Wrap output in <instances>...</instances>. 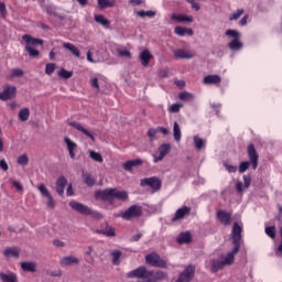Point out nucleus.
I'll return each mask as SVG.
<instances>
[{"label":"nucleus","mask_w":282,"mask_h":282,"mask_svg":"<svg viewBox=\"0 0 282 282\" xmlns=\"http://www.w3.org/2000/svg\"><path fill=\"white\" fill-rule=\"evenodd\" d=\"M127 279H137L138 282H161L169 279L164 271L149 270L147 267H139L127 273Z\"/></svg>","instance_id":"1"},{"label":"nucleus","mask_w":282,"mask_h":282,"mask_svg":"<svg viewBox=\"0 0 282 282\" xmlns=\"http://www.w3.org/2000/svg\"><path fill=\"white\" fill-rule=\"evenodd\" d=\"M241 232H243V227L239 225V223H234L231 229V243L234 245V249L225 256L223 260L225 265H232V263H235V256L239 252L241 245L243 243V236Z\"/></svg>","instance_id":"2"},{"label":"nucleus","mask_w":282,"mask_h":282,"mask_svg":"<svg viewBox=\"0 0 282 282\" xmlns=\"http://www.w3.org/2000/svg\"><path fill=\"white\" fill-rule=\"evenodd\" d=\"M96 197L97 199H101L102 202H109V204H113V199H119L120 202H127V199H129V194L124 191L108 188V189L96 192Z\"/></svg>","instance_id":"3"},{"label":"nucleus","mask_w":282,"mask_h":282,"mask_svg":"<svg viewBox=\"0 0 282 282\" xmlns=\"http://www.w3.org/2000/svg\"><path fill=\"white\" fill-rule=\"evenodd\" d=\"M225 36L229 40L227 44L228 50L231 52H241L243 50V42H241V32L235 29H228Z\"/></svg>","instance_id":"4"},{"label":"nucleus","mask_w":282,"mask_h":282,"mask_svg":"<svg viewBox=\"0 0 282 282\" xmlns=\"http://www.w3.org/2000/svg\"><path fill=\"white\" fill-rule=\"evenodd\" d=\"M68 206L80 215H90L94 219H102V214L91 210V208L87 207V205H84L83 203L70 200Z\"/></svg>","instance_id":"5"},{"label":"nucleus","mask_w":282,"mask_h":282,"mask_svg":"<svg viewBox=\"0 0 282 282\" xmlns=\"http://www.w3.org/2000/svg\"><path fill=\"white\" fill-rule=\"evenodd\" d=\"M22 40L24 41L25 44V52H28L29 56H31L32 58L39 56V50L32 47L34 45H43V40L41 39H35L30 34H24L22 36Z\"/></svg>","instance_id":"6"},{"label":"nucleus","mask_w":282,"mask_h":282,"mask_svg":"<svg viewBox=\"0 0 282 282\" xmlns=\"http://www.w3.org/2000/svg\"><path fill=\"white\" fill-rule=\"evenodd\" d=\"M141 216H142V206L140 205H131L124 212H121L120 214L116 215V217H121V219H124L126 221H131V219H137V217H141Z\"/></svg>","instance_id":"7"},{"label":"nucleus","mask_w":282,"mask_h":282,"mask_svg":"<svg viewBox=\"0 0 282 282\" xmlns=\"http://www.w3.org/2000/svg\"><path fill=\"white\" fill-rule=\"evenodd\" d=\"M145 262L148 265H151L152 268H166L167 263L166 260L162 259L160 254L152 252L148 256H145Z\"/></svg>","instance_id":"8"},{"label":"nucleus","mask_w":282,"mask_h":282,"mask_svg":"<svg viewBox=\"0 0 282 282\" xmlns=\"http://www.w3.org/2000/svg\"><path fill=\"white\" fill-rule=\"evenodd\" d=\"M159 152L153 154V162L158 164V162H162L169 153H171V143H163L158 149Z\"/></svg>","instance_id":"9"},{"label":"nucleus","mask_w":282,"mask_h":282,"mask_svg":"<svg viewBox=\"0 0 282 282\" xmlns=\"http://www.w3.org/2000/svg\"><path fill=\"white\" fill-rule=\"evenodd\" d=\"M37 191L41 193L42 197L46 198L47 208H50V210H54V208H56V200H54V197H52L47 187H45L44 184H41L39 185Z\"/></svg>","instance_id":"10"},{"label":"nucleus","mask_w":282,"mask_h":282,"mask_svg":"<svg viewBox=\"0 0 282 282\" xmlns=\"http://www.w3.org/2000/svg\"><path fill=\"white\" fill-rule=\"evenodd\" d=\"M247 154L249 158V163H251L253 171H257V166H259V153L257 152L254 144L248 145Z\"/></svg>","instance_id":"11"},{"label":"nucleus","mask_w":282,"mask_h":282,"mask_svg":"<svg viewBox=\"0 0 282 282\" xmlns=\"http://www.w3.org/2000/svg\"><path fill=\"white\" fill-rule=\"evenodd\" d=\"M195 276V265H187L185 270L180 274L176 282H191Z\"/></svg>","instance_id":"12"},{"label":"nucleus","mask_w":282,"mask_h":282,"mask_svg":"<svg viewBox=\"0 0 282 282\" xmlns=\"http://www.w3.org/2000/svg\"><path fill=\"white\" fill-rule=\"evenodd\" d=\"M141 186H150L152 191H160L162 187V181L155 176L143 178L141 180Z\"/></svg>","instance_id":"13"},{"label":"nucleus","mask_w":282,"mask_h":282,"mask_svg":"<svg viewBox=\"0 0 282 282\" xmlns=\"http://www.w3.org/2000/svg\"><path fill=\"white\" fill-rule=\"evenodd\" d=\"M192 208L189 206H183L178 208L174 216L172 217V221H180L182 219H186L191 215Z\"/></svg>","instance_id":"14"},{"label":"nucleus","mask_w":282,"mask_h":282,"mask_svg":"<svg viewBox=\"0 0 282 282\" xmlns=\"http://www.w3.org/2000/svg\"><path fill=\"white\" fill-rule=\"evenodd\" d=\"M14 96H17V87L4 86L3 91L0 93V100H11Z\"/></svg>","instance_id":"15"},{"label":"nucleus","mask_w":282,"mask_h":282,"mask_svg":"<svg viewBox=\"0 0 282 282\" xmlns=\"http://www.w3.org/2000/svg\"><path fill=\"white\" fill-rule=\"evenodd\" d=\"M174 58L176 59H191L195 58V54L191 53V51L186 48H176L173 51Z\"/></svg>","instance_id":"16"},{"label":"nucleus","mask_w":282,"mask_h":282,"mask_svg":"<svg viewBox=\"0 0 282 282\" xmlns=\"http://www.w3.org/2000/svg\"><path fill=\"white\" fill-rule=\"evenodd\" d=\"M68 124H69V127H73L74 129H76L77 131H79L80 133L86 135V138H89L90 140H93V142L96 140L94 138V134L91 132H89V130H87L85 127H83V123L76 122V121H70Z\"/></svg>","instance_id":"17"},{"label":"nucleus","mask_w":282,"mask_h":282,"mask_svg":"<svg viewBox=\"0 0 282 282\" xmlns=\"http://www.w3.org/2000/svg\"><path fill=\"white\" fill-rule=\"evenodd\" d=\"M79 263L80 260L74 256H66L59 261V265H62V268H67V265H78Z\"/></svg>","instance_id":"18"},{"label":"nucleus","mask_w":282,"mask_h":282,"mask_svg":"<svg viewBox=\"0 0 282 282\" xmlns=\"http://www.w3.org/2000/svg\"><path fill=\"white\" fill-rule=\"evenodd\" d=\"M151 58H153V54H151V52L149 50H143L139 54V59L141 61V65L143 67H148L149 66V63H151Z\"/></svg>","instance_id":"19"},{"label":"nucleus","mask_w":282,"mask_h":282,"mask_svg":"<svg viewBox=\"0 0 282 282\" xmlns=\"http://www.w3.org/2000/svg\"><path fill=\"white\" fill-rule=\"evenodd\" d=\"M20 250L18 247H8L3 250V257L7 259H19Z\"/></svg>","instance_id":"20"},{"label":"nucleus","mask_w":282,"mask_h":282,"mask_svg":"<svg viewBox=\"0 0 282 282\" xmlns=\"http://www.w3.org/2000/svg\"><path fill=\"white\" fill-rule=\"evenodd\" d=\"M207 142L208 141L206 139H204L197 134L193 137V143H194L196 151H204V149H206Z\"/></svg>","instance_id":"21"},{"label":"nucleus","mask_w":282,"mask_h":282,"mask_svg":"<svg viewBox=\"0 0 282 282\" xmlns=\"http://www.w3.org/2000/svg\"><path fill=\"white\" fill-rule=\"evenodd\" d=\"M217 219L223 224V226H230V214L228 212L218 210Z\"/></svg>","instance_id":"22"},{"label":"nucleus","mask_w":282,"mask_h":282,"mask_svg":"<svg viewBox=\"0 0 282 282\" xmlns=\"http://www.w3.org/2000/svg\"><path fill=\"white\" fill-rule=\"evenodd\" d=\"M0 281H2V282H19V278L12 271H8L7 273L0 272Z\"/></svg>","instance_id":"23"},{"label":"nucleus","mask_w":282,"mask_h":282,"mask_svg":"<svg viewBox=\"0 0 282 282\" xmlns=\"http://www.w3.org/2000/svg\"><path fill=\"white\" fill-rule=\"evenodd\" d=\"M64 142L65 144L67 145V150H68V153H69V158L72 160H74V158H76V153H74V151H76V148L78 147L76 144V142L72 141V139L69 138H64Z\"/></svg>","instance_id":"24"},{"label":"nucleus","mask_w":282,"mask_h":282,"mask_svg":"<svg viewBox=\"0 0 282 282\" xmlns=\"http://www.w3.org/2000/svg\"><path fill=\"white\" fill-rule=\"evenodd\" d=\"M204 85H219L221 77L219 75H207L203 79Z\"/></svg>","instance_id":"25"},{"label":"nucleus","mask_w":282,"mask_h":282,"mask_svg":"<svg viewBox=\"0 0 282 282\" xmlns=\"http://www.w3.org/2000/svg\"><path fill=\"white\" fill-rule=\"evenodd\" d=\"M65 186H67V178H65V176H61L56 181V193L59 194L61 196L64 195Z\"/></svg>","instance_id":"26"},{"label":"nucleus","mask_w":282,"mask_h":282,"mask_svg":"<svg viewBox=\"0 0 282 282\" xmlns=\"http://www.w3.org/2000/svg\"><path fill=\"white\" fill-rule=\"evenodd\" d=\"M63 47L65 50H68V52H70V54H73V56H75L76 58H80V50H78V47H76V45H74L73 43L65 42L63 43Z\"/></svg>","instance_id":"27"},{"label":"nucleus","mask_w":282,"mask_h":282,"mask_svg":"<svg viewBox=\"0 0 282 282\" xmlns=\"http://www.w3.org/2000/svg\"><path fill=\"white\" fill-rule=\"evenodd\" d=\"M174 34H177V36H193L194 32L193 29L184 28V26H175Z\"/></svg>","instance_id":"28"},{"label":"nucleus","mask_w":282,"mask_h":282,"mask_svg":"<svg viewBox=\"0 0 282 282\" xmlns=\"http://www.w3.org/2000/svg\"><path fill=\"white\" fill-rule=\"evenodd\" d=\"M172 21H176L177 23H193V17L186 14H173Z\"/></svg>","instance_id":"29"},{"label":"nucleus","mask_w":282,"mask_h":282,"mask_svg":"<svg viewBox=\"0 0 282 282\" xmlns=\"http://www.w3.org/2000/svg\"><path fill=\"white\" fill-rule=\"evenodd\" d=\"M95 21L96 23H99V25H102V28H105L106 30H109V26L111 25V21H109L102 14H95Z\"/></svg>","instance_id":"30"},{"label":"nucleus","mask_w":282,"mask_h":282,"mask_svg":"<svg viewBox=\"0 0 282 282\" xmlns=\"http://www.w3.org/2000/svg\"><path fill=\"white\" fill-rule=\"evenodd\" d=\"M193 236L189 231L181 232L176 239L177 243H191Z\"/></svg>","instance_id":"31"},{"label":"nucleus","mask_w":282,"mask_h":282,"mask_svg":"<svg viewBox=\"0 0 282 282\" xmlns=\"http://www.w3.org/2000/svg\"><path fill=\"white\" fill-rule=\"evenodd\" d=\"M97 3L100 10H107V8H115L116 0H97Z\"/></svg>","instance_id":"32"},{"label":"nucleus","mask_w":282,"mask_h":282,"mask_svg":"<svg viewBox=\"0 0 282 282\" xmlns=\"http://www.w3.org/2000/svg\"><path fill=\"white\" fill-rule=\"evenodd\" d=\"M173 137L175 142L182 141V128L180 127V123H177V121H175L173 126Z\"/></svg>","instance_id":"33"},{"label":"nucleus","mask_w":282,"mask_h":282,"mask_svg":"<svg viewBox=\"0 0 282 282\" xmlns=\"http://www.w3.org/2000/svg\"><path fill=\"white\" fill-rule=\"evenodd\" d=\"M82 177L87 186H94V184H96V178L91 176V174H89L88 172L83 171Z\"/></svg>","instance_id":"34"},{"label":"nucleus","mask_w":282,"mask_h":282,"mask_svg":"<svg viewBox=\"0 0 282 282\" xmlns=\"http://www.w3.org/2000/svg\"><path fill=\"white\" fill-rule=\"evenodd\" d=\"M23 272H36V262H21Z\"/></svg>","instance_id":"35"},{"label":"nucleus","mask_w":282,"mask_h":282,"mask_svg":"<svg viewBox=\"0 0 282 282\" xmlns=\"http://www.w3.org/2000/svg\"><path fill=\"white\" fill-rule=\"evenodd\" d=\"M142 164V160H130L123 163V170L124 171H132L133 166H140Z\"/></svg>","instance_id":"36"},{"label":"nucleus","mask_w":282,"mask_h":282,"mask_svg":"<svg viewBox=\"0 0 282 282\" xmlns=\"http://www.w3.org/2000/svg\"><path fill=\"white\" fill-rule=\"evenodd\" d=\"M178 98L184 102H192V100H195V95L193 93L183 91L178 95Z\"/></svg>","instance_id":"37"},{"label":"nucleus","mask_w":282,"mask_h":282,"mask_svg":"<svg viewBox=\"0 0 282 282\" xmlns=\"http://www.w3.org/2000/svg\"><path fill=\"white\" fill-rule=\"evenodd\" d=\"M19 120L21 122H26V120H30V109L29 108H23L19 111L18 115Z\"/></svg>","instance_id":"38"},{"label":"nucleus","mask_w":282,"mask_h":282,"mask_svg":"<svg viewBox=\"0 0 282 282\" xmlns=\"http://www.w3.org/2000/svg\"><path fill=\"white\" fill-rule=\"evenodd\" d=\"M225 265L224 260H216L213 262L210 270L212 272H219V270H224Z\"/></svg>","instance_id":"39"},{"label":"nucleus","mask_w":282,"mask_h":282,"mask_svg":"<svg viewBox=\"0 0 282 282\" xmlns=\"http://www.w3.org/2000/svg\"><path fill=\"white\" fill-rule=\"evenodd\" d=\"M137 17H140V19H144L145 17H148V19H153V17H155V11H144V10H141V11H137L135 12Z\"/></svg>","instance_id":"40"},{"label":"nucleus","mask_w":282,"mask_h":282,"mask_svg":"<svg viewBox=\"0 0 282 282\" xmlns=\"http://www.w3.org/2000/svg\"><path fill=\"white\" fill-rule=\"evenodd\" d=\"M112 257V263L113 265H120V257H122V251L120 250H115L111 253Z\"/></svg>","instance_id":"41"},{"label":"nucleus","mask_w":282,"mask_h":282,"mask_svg":"<svg viewBox=\"0 0 282 282\" xmlns=\"http://www.w3.org/2000/svg\"><path fill=\"white\" fill-rule=\"evenodd\" d=\"M59 78H65V80L72 78L74 76L73 72L66 70L65 68H61L58 72Z\"/></svg>","instance_id":"42"},{"label":"nucleus","mask_w":282,"mask_h":282,"mask_svg":"<svg viewBox=\"0 0 282 282\" xmlns=\"http://www.w3.org/2000/svg\"><path fill=\"white\" fill-rule=\"evenodd\" d=\"M17 162L20 166H28L30 159L28 158V154H22L18 156Z\"/></svg>","instance_id":"43"},{"label":"nucleus","mask_w":282,"mask_h":282,"mask_svg":"<svg viewBox=\"0 0 282 282\" xmlns=\"http://www.w3.org/2000/svg\"><path fill=\"white\" fill-rule=\"evenodd\" d=\"M89 158L91 160H94V162H99V163H102L104 160H102V155L96 151H90L89 152Z\"/></svg>","instance_id":"44"},{"label":"nucleus","mask_w":282,"mask_h":282,"mask_svg":"<svg viewBox=\"0 0 282 282\" xmlns=\"http://www.w3.org/2000/svg\"><path fill=\"white\" fill-rule=\"evenodd\" d=\"M100 235H105L106 237H116V230L112 227H108L107 229L99 230Z\"/></svg>","instance_id":"45"},{"label":"nucleus","mask_w":282,"mask_h":282,"mask_svg":"<svg viewBox=\"0 0 282 282\" xmlns=\"http://www.w3.org/2000/svg\"><path fill=\"white\" fill-rule=\"evenodd\" d=\"M56 70V64L54 63H48L45 66V74L47 76H52V74H54V72Z\"/></svg>","instance_id":"46"},{"label":"nucleus","mask_w":282,"mask_h":282,"mask_svg":"<svg viewBox=\"0 0 282 282\" xmlns=\"http://www.w3.org/2000/svg\"><path fill=\"white\" fill-rule=\"evenodd\" d=\"M265 235L270 237L271 239H274L276 237V227L271 226L265 228Z\"/></svg>","instance_id":"47"},{"label":"nucleus","mask_w":282,"mask_h":282,"mask_svg":"<svg viewBox=\"0 0 282 282\" xmlns=\"http://www.w3.org/2000/svg\"><path fill=\"white\" fill-rule=\"evenodd\" d=\"M243 14V9H238L232 14L229 15V21H237V19H240Z\"/></svg>","instance_id":"48"},{"label":"nucleus","mask_w":282,"mask_h":282,"mask_svg":"<svg viewBox=\"0 0 282 282\" xmlns=\"http://www.w3.org/2000/svg\"><path fill=\"white\" fill-rule=\"evenodd\" d=\"M250 164H252V163H250V161H243V162H241V163L239 164V167H238L239 173H246V171H247L248 169H250Z\"/></svg>","instance_id":"49"},{"label":"nucleus","mask_w":282,"mask_h":282,"mask_svg":"<svg viewBox=\"0 0 282 282\" xmlns=\"http://www.w3.org/2000/svg\"><path fill=\"white\" fill-rule=\"evenodd\" d=\"M182 107H184V105L182 104H172L169 108L170 113H177L180 112V109H182Z\"/></svg>","instance_id":"50"},{"label":"nucleus","mask_w":282,"mask_h":282,"mask_svg":"<svg viewBox=\"0 0 282 282\" xmlns=\"http://www.w3.org/2000/svg\"><path fill=\"white\" fill-rule=\"evenodd\" d=\"M280 235H281V242L280 245L274 249L275 257L282 258V227L280 228Z\"/></svg>","instance_id":"51"},{"label":"nucleus","mask_w":282,"mask_h":282,"mask_svg":"<svg viewBox=\"0 0 282 282\" xmlns=\"http://www.w3.org/2000/svg\"><path fill=\"white\" fill-rule=\"evenodd\" d=\"M117 53L122 57V58H131V52L129 50H122L118 48Z\"/></svg>","instance_id":"52"},{"label":"nucleus","mask_w":282,"mask_h":282,"mask_svg":"<svg viewBox=\"0 0 282 282\" xmlns=\"http://www.w3.org/2000/svg\"><path fill=\"white\" fill-rule=\"evenodd\" d=\"M148 135H149L151 142H153L155 140V135H158V128L156 129L155 128H150L148 130Z\"/></svg>","instance_id":"53"},{"label":"nucleus","mask_w":282,"mask_h":282,"mask_svg":"<svg viewBox=\"0 0 282 282\" xmlns=\"http://www.w3.org/2000/svg\"><path fill=\"white\" fill-rule=\"evenodd\" d=\"M224 167L226 169V171H228V173H237L238 171L237 165H230L228 163H224Z\"/></svg>","instance_id":"54"},{"label":"nucleus","mask_w":282,"mask_h":282,"mask_svg":"<svg viewBox=\"0 0 282 282\" xmlns=\"http://www.w3.org/2000/svg\"><path fill=\"white\" fill-rule=\"evenodd\" d=\"M12 186L19 191V193H23V185L19 181H12L11 182Z\"/></svg>","instance_id":"55"},{"label":"nucleus","mask_w":282,"mask_h":282,"mask_svg":"<svg viewBox=\"0 0 282 282\" xmlns=\"http://www.w3.org/2000/svg\"><path fill=\"white\" fill-rule=\"evenodd\" d=\"M90 86H93L97 91H100V85L98 84V78L94 77L90 79Z\"/></svg>","instance_id":"56"},{"label":"nucleus","mask_w":282,"mask_h":282,"mask_svg":"<svg viewBox=\"0 0 282 282\" xmlns=\"http://www.w3.org/2000/svg\"><path fill=\"white\" fill-rule=\"evenodd\" d=\"M242 180L245 182V188H250V184L252 182V178L250 177V175H243Z\"/></svg>","instance_id":"57"},{"label":"nucleus","mask_w":282,"mask_h":282,"mask_svg":"<svg viewBox=\"0 0 282 282\" xmlns=\"http://www.w3.org/2000/svg\"><path fill=\"white\" fill-rule=\"evenodd\" d=\"M9 169H10V166L8 165V162L6 161V159H1L0 160V170L6 172Z\"/></svg>","instance_id":"58"},{"label":"nucleus","mask_w":282,"mask_h":282,"mask_svg":"<svg viewBox=\"0 0 282 282\" xmlns=\"http://www.w3.org/2000/svg\"><path fill=\"white\" fill-rule=\"evenodd\" d=\"M129 3H130V6L135 8L138 6H144L145 1L144 0H129Z\"/></svg>","instance_id":"59"},{"label":"nucleus","mask_w":282,"mask_h":282,"mask_svg":"<svg viewBox=\"0 0 282 282\" xmlns=\"http://www.w3.org/2000/svg\"><path fill=\"white\" fill-rule=\"evenodd\" d=\"M12 76H15V78H21V76H23V70L21 68H15L12 70Z\"/></svg>","instance_id":"60"},{"label":"nucleus","mask_w":282,"mask_h":282,"mask_svg":"<svg viewBox=\"0 0 282 282\" xmlns=\"http://www.w3.org/2000/svg\"><path fill=\"white\" fill-rule=\"evenodd\" d=\"M53 246H55V248H65V242H63V240L55 239L53 240Z\"/></svg>","instance_id":"61"},{"label":"nucleus","mask_w":282,"mask_h":282,"mask_svg":"<svg viewBox=\"0 0 282 282\" xmlns=\"http://www.w3.org/2000/svg\"><path fill=\"white\" fill-rule=\"evenodd\" d=\"M46 274H48V276H63V272L61 270L47 271Z\"/></svg>","instance_id":"62"},{"label":"nucleus","mask_w":282,"mask_h":282,"mask_svg":"<svg viewBox=\"0 0 282 282\" xmlns=\"http://www.w3.org/2000/svg\"><path fill=\"white\" fill-rule=\"evenodd\" d=\"M0 14L1 17H6L8 14V11L6 10V3L0 2Z\"/></svg>","instance_id":"63"},{"label":"nucleus","mask_w":282,"mask_h":282,"mask_svg":"<svg viewBox=\"0 0 282 282\" xmlns=\"http://www.w3.org/2000/svg\"><path fill=\"white\" fill-rule=\"evenodd\" d=\"M236 191H237V193H243V183L242 182L236 183Z\"/></svg>","instance_id":"64"}]
</instances>
